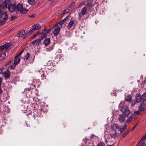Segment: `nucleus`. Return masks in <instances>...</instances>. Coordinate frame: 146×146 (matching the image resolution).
Masks as SVG:
<instances>
[{
    "mask_svg": "<svg viewBox=\"0 0 146 146\" xmlns=\"http://www.w3.org/2000/svg\"><path fill=\"white\" fill-rule=\"evenodd\" d=\"M64 23V20H62L59 22L58 24L62 25Z\"/></svg>",
    "mask_w": 146,
    "mask_h": 146,
    "instance_id": "f704fd0d",
    "label": "nucleus"
},
{
    "mask_svg": "<svg viewBox=\"0 0 146 146\" xmlns=\"http://www.w3.org/2000/svg\"><path fill=\"white\" fill-rule=\"evenodd\" d=\"M32 62V61H31V62H30L29 63H31Z\"/></svg>",
    "mask_w": 146,
    "mask_h": 146,
    "instance_id": "3c124183",
    "label": "nucleus"
},
{
    "mask_svg": "<svg viewBox=\"0 0 146 146\" xmlns=\"http://www.w3.org/2000/svg\"><path fill=\"white\" fill-rule=\"evenodd\" d=\"M44 30V31H45V32L46 34L48 33L50 31V30L49 29H48L47 30L45 29Z\"/></svg>",
    "mask_w": 146,
    "mask_h": 146,
    "instance_id": "4c0bfd02",
    "label": "nucleus"
},
{
    "mask_svg": "<svg viewBox=\"0 0 146 146\" xmlns=\"http://www.w3.org/2000/svg\"><path fill=\"white\" fill-rule=\"evenodd\" d=\"M67 18H68V17H65V18H64V19H63V20H64V21L65 22V21H66L67 19Z\"/></svg>",
    "mask_w": 146,
    "mask_h": 146,
    "instance_id": "de8ad7c7",
    "label": "nucleus"
},
{
    "mask_svg": "<svg viewBox=\"0 0 146 146\" xmlns=\"http://www.w3.org/2000/svg\"><path fill=\"white\" fill-rule=\"evenodd\" d=\"M61 52V50L59 49H58V51L57 52H58V54H60V53Z\"/></svg>",
    "mask_w": 146,
    "mask_h": 146,
    "instance_id": "37998d69",
    "label": "nucleus"
},
{
    "mask_svg": "<svg viewBox=\"0 0 146 146\" xmlns=\"http://www.w3.org/2000/svg\"><path fill=\"white\" fill-rule=\"evenodd\" d=\"M50 42V39L49 38L45 39L43 42V44L45 46H47L49 44Z\"/></svg>",
    "mask_w": 146,
    "mask_h": 146,
    "instance_id": "4468645a",
    "label": "nucleus"
},
{
    "mask_svg": "<svg viewBox=\"0 0 146 146\" xmlns=\"http://www.w3.org/2000/svg\"><path fill=\"white\" fill-rule=\"evenodd\" d=\"M32 28L30 29L27 33L28 35H30L34 31L37 30L40 28V26L38 24H34L32 26Z\"/></svg>",
    "mask_w": 146,
    "mask_h": 146,
    "instance_id": "20e7f679",
    "label": "nucleus"
},
{
    "mask_svg": "<svg viewBox=\"0 0 146 146\" xmlns=\"http://www.w3.org/2000/svg\"><path fill=\"white\" fill-rule=\"evenodd\" d=\"M75 5V2H72L68 7L67 9L65 10V12L67 13L69 11L70 9H72L74 7Z\"/></svg>",
    "mask_w": 146,
    "mask_h": 146,
    "instance_id": "1a4fd4ad",
    "label": "nucleus"
},
{
    "mask_svg": "<svg viewBox=\"0 0 146 146\" xmlns=\"http://www.w3.org/2000/svg\"><path fill=\"white\" fill-rule=\"evenodd\" d=\"M111 137L113 138H115L117 136V134L116 132H115L114 133L111 134Z\"/></svg>",
    "mask_w": 146,
    "mask_h": 146,
    "instance_id": "2f4dec72",
    "label": "nucleus"
},
{
    "mask_svg": "<svg viewBox=\"0 0 146 146\" xmlns=\"http://www.w3.org/2000/svg\"><path fill=\"white\" fill-rule=\"evenodd\" d=\"M97 146H105V144L104 142H101L98 144Z\"/></svg>",
    "mask_w": 146,
    "mask_h": 146,
    "instance_id": "473e14b6",
    "label": "nucleus"
},
{
    "mask_svg": "<svg viewBox=\"0 0 146 146\" xmlns=\"http://www.w3.org/2000/svg\"><path fill=\"white\" fill-rule=\"evenodd\" d=\"M82 3H81L80 4V5H82Z\"/></svg>",
    "mask_w": 146,
    "mask_h": 146,
    "instance_id": "603ef678",
    "label": "nucleus"
},
{
    "mask_svg": "<svg viewBox=\"0 0 146 146\" xmlns=\"http://www.w3.org/2000/svg\"><path fill=\"white\" fill-rule=\"evenodd\" d=\"M15 17H14L13 16H11V20H13V19H15Z\"/></svg>",
    "mask_w": 146,
    "mask_h": 146,
    "instance_id": "79ce46f5",
    "label": "nucleus"
},
{
    "mask_svg": "<svg viewBox=\"0 0 146 146\" xmlns=\"http://www.w3.org/2000/svg\"><path fill=\"white\" fill-rule=\"evenodd\" d=\"M58 24H56L55 25V27L54 28V31L53 32V34L54 36L57 35L60 31V27L56 26L58 25Z\"/></svg>",
    "mask_w": 146,
    "mask_h": 146,
    "instance_id": "39448f33",
    "label": "nucleus"
},
{
    "mask_svg": "<svg viewBox=\"0 0 146 146\" xmlns=\"http://www.w3.org/2000/svg\"><path fill=\"white\" fill-rule=\"evenodd\" d=\"M38 71L40 73V74H41V77L43 79H46V76L43 73V71L41 69H40L38 70Z\"/></svg>",
    "mask_w": 146,
    "mask_h": 146,
    "instance_id": "ddd939ff",
    "label": "nucleus"
},
{
    "mask_svg": "<svg viewBox=\"0 0 146 146\" xmlns=\"http://www.w3.org/2000/svg\"><path fill=\"white\" fill-rule=\"evenodd\" d=\"M54 47V44H53L51 45L50 46L49 48H46V49L48 51H50L52 50Z\"/></svg>",
    "mask_w": 146,
    "mask_h": 146,
    "instance_id": "c85d7f7f",
    "label": "nucleus"
},
{
    "mask_svg": "<svg viewBox=\"0 0 146 146\" xmlns=\"http://www.w3.org/2000/svg\"><path fill=\"white\" fill-rule=\"evenodd\" d=\"M28 1L29 4L32 5L35 3V0H28Z\"/></svg>",
    "mask_w": 146,
    "mask_h": 146,
    "instance_id": "cd10ccee",
    "label": "nucleus"
},
{
    "mask_svg": "<svg viewBox=\"0 0 146 146\" xmlns=\"http://www.w3.org/2000/svg\"><path fill=\"white\" fill-rule=\"evenodd\" d=\"M140 112V111L139 110L135 111L134 112V113L135 115H138Z\"/></svg>",
    "mask_w": 146,
    "mask_h": 146,
    "instance_id": "7c9ffc66",
    "label": "nucleus"
},
{
    "mask_svg": "<svg viewBox=\"0 0 146 146\" xmlns=\"http://www.w3.org/2000/svg\"><path fill=\"white\" fill-rule=\"evenodd\" d=\"M3 80V78L0 77V86H1Z\"/></svg>",
    "mask_w": 146,
    "mask_h": 146,
    "instance_id": "a19ab883",
    "label": "nucleus"
},
{
    "mask_svg": "<svg viewBox=\"0 0 146 146\" xmlns=\"http://www.w3.org/2000/svg\"><path fill=\"white\" fill-rule=\"evenodd\" d=\"M144 110V107H143V106L142 104L139 106V110L140 112H141L142 111H143Z\"/></svg>",
    "mask_w": 146,
    "mask_h": 146,
    "instance_id": "393cba45",
    "label": "nucleus"
},
{
    "mask_svg": "<svg viewBox=\"0 0 146 146\" xmlns=\"http://www.w3.org/2000/svg\"><path fill=\"white\" fill-rule=\"evenodd\" d=\"M6 56L5 52H4L0 56V61L4 59Z\"/></svg>",
    "mask_w": 146,
    "mask_h": 146,
    "instance_id": "5701e85b",
    "label": "nucleus"
},
{
    "mask_svg": "<svg viewBox=\"0 0 146 146\" xmlns=\"http://www.w3.org/2000/svg\"><path fill=\"white\" fill-rule=\"evenodd\" d=\"M145 143V141H142L139 146H143Z\"/></svg>",
    "mask_w": 146,
    "mask_h": 146,
    "instance_id": "c9c22d12",
    "label": "nucleus"
},
{
    "mask_svg": "<svg viewBox=\"0 0 146 146\" xmlns=\"http://www.w3.org/2000/svg\"><path fill=\"white\" fill-rule=\"evenodd\" d=\"M36 35H34V38H35V37H36Z\"/></svg>",
    "mask_w": 146,
    "mask_h": 146,
    "instance_id": "8fccbe9b",
    "label": "nucleus"
},
{
    "mask_svg": "<svg viewBox=\"0 0 146 146\" xmlns=\"http://www.w3.org/2000/svg\"><path fill=\"white\" fill-rule=\"evenodd\" d=\"M2 5H0V25L4 24L7 21L8 18L7 12Z\"/></svg>",
    "mask_w": 146,
    "mask_h": 146,
    "instance_id": "f257e3e1",
    "label": "nucleus"
},
{
    "mask_svg": "<svg viewBox=\"0 0 146 146\" xmlns=\"http://www.w3.org/2000/svg\"><path fill=\"white\" fill-rule=\"evenodd\" d=\"M137 125V124H136V125H135L134 127L133 128V129H132L131 131H133L134 129L136 127Z\"/></svg>",
    "mask_w": 146,
    "mask_h": 146,
    "instance_id": "a18cd8bd",
    "label": "nucleus"
},
{
    "mask_svg": "<svg viewBox=\"0 0 146 146\" xmlns=\"http://www.w3.org/2000/svg\"><path fill=\"white\" fill-rule=\"evenodd\" d=\"M131 97L130 96H128L125 99V100L126 101L129 102H131Z\"/></svg>",
    "mask_w": 146,
    "mask_h": 146,
    "instance_id": "a878e982",
    "label": "nucleus"
},
{
    "mask_svg": "<svg viewBox=\"0 0 146 146\" xmlns=\"http://www.w3.org/2000/svg\"><path fill=\"white\" fill-rule=\"evenodd\" d=\"M24 51V50H22L17 56H18L19 57L20 56V55L23 53Z\"/></svg>",
    "mask_w": 146,
    "mask_h": 146,
    "instance_id": "58836bf2",
    "label": "nucleus"
},
{
    "mask_svg": "<svg viewBox=\"0 0 146 146\" xmlns=\"http://www.w3.org/2000/svg\"><path fill=\"white\" fill-rule=\"evenodd\" d=\"M31 17H33V16H32H32H31Z\"/></svg>",
    "mask_w": 146,
    "mask_h": 146,
    "instance_id": "864d4df0",
    "label": "nucleus"
},
{
    "mask_svg": "<svg viewBox=\"0 0 146 146\" xmlns=\"http://www.w3.org/2000/svg\"><path fill=\"white\" fill-rule=\"evenodd\" d=\"M122 111L125 113V116L128 115L130 113V111L128 109H126L124 110H122Z\"/></svg>",
    "mask_w": 146,
    "mask_h": 146,
    "instance_id": "2eb2a0df",
    "label": "nucleus"
},
{
    "mask_svg": "<svg viewBox=\"0 0 146 146\" xmlns=\"http://www.w3.org/2000/svg\"><path fill=\"white\" fill-rule=\"evenodd\" d=\"M141 96V99L142 101L144 102L146 101V92L143 93Z\"/></svg>",
    "mask_w": 146,
    "mask_h": 146,
    "instance_id": "6ab92c4d",
    "label": "nucleus"
},
{
    "mask_svg": "<svg viewBox=\"0 0 146 146\" xmlns=\"http://www.w3.org/2000/svg\"><path fill=\"white\" fill-rule=\"evenodd\" d=\"M3 68H0V74L3 71Z\"/></svg>",
    "mask_w": 146,
    "mask_h": 146,
    "instance_id": "c03bdc74",
    "label": "nucleus"
},
{
    "mask_svg": "<svg viewBox=\"0 0 146 146\" xmlns=\"http://www.w3.org/2000/svg\"><path fill=\"white\" fill-rule=\"evenodd\" d=\"M146 139V136L144 135L143 136V137H142V139H141V141L142 140V141H145V140Z\"/></svg>",
    "mask_w": 146,
    "mask_h": 146,
    "instance_id": "ea45409f",
    "label": "nucleus"
},
{
    "mask_svg": "<svg viewBox=\"0 0 146 146\" xmlns=\"http://www.w3.org/2000/svg\"><path fill=\"white\" fill-rule=\"evenodd\" d=\"M127 127V125H124L122 128H120V133H123L124 131L126 129Z\"/></svg>",
    "mask_w": 146,
    "mask_h": 146,
    "instance_id": "412c9836",
    "label": "nucleus"
},
{
    "mask_svg": "<svg viewBox=\"0 0 146 146\" xmlns=\"http://www.w3.org/2000/svg\"><path fill=\"white\" fill-rule=\"evenodd\" d=\"M141 96L139 94H137L135 96L136 100L137 103H139L141 102H142L141 99Z\"/></svg>",
    "mask_w": 146,
    "mask_h": 146,
    "instance_id": "9b49d317",
    "label": "nucleus"
},
{
    "mask_svg": "<svg viewBox=\"0 0 146 146\" xmlns=\"http://www.w3.org/2000/svg\"><path fill=\"white\" fill-rule=\"evenodd\" d=\"M48 0V1H51V0Z\"/></svg>",
    "mask_w": 146,
    "mask_h": 146,
    "instance_id": "5fc2aeb1",
    "label": "nucleus"
},
{
    "mask_svg": "<svg viewBox=\"0 0 146 146\" xmlns=\"http://www.w3.org/2000/svg\"><path fill=\"white\" fill-rule=\"evenodd\" d=\"M133 116L131 115L127 120V121L128 123H130L131 121Z\"/></svg>",
    "mask_w": 146,
    "mask_h": 146,
    "instance_id": "bb28decb",
    "label": "nucleus"
},
{
    "mask_svg": "<svg viewBox=\"0 0 146 146\" xmlns=\"http://www.w3.org/2000/svg\"><path fill=\"white\" fill-rule=\"evenodd\" d=\"M11 43H8L5 44L0 46V49L2 50L3 49H7L11 47L12 46Z\"/></svg>",
    "mask_w": 146,
    "mask_h": 146,
    "instance_id": "423d86ee",
    "label": "nucleus"
},
{
    "mask_svg": "<svg viewBox=\"0 0 146 146\" xmlns=\"http://www.w3.org/2000/svg\"><path fill=\"white\" fill-rule=\"evenodd\" d=\"M2 74L5 79L9 78L10 75V74L9 70H8L6 71H4L2 73Z\"/></svg>",
    "mask_w": 146,
    "mask_h": 146,
    "instance_id": "0eeeda50",
    "label": "nucleus"
},
{
    "mask_svg": "<svg viewBox=\"0 0 146 146\" xmlns=\"http://www.w3.org/2000/svg\"><path fill=\"white\" fill-rule=\"evenodd\" d=\"M56 56L55 57V59H60L62 56L60 54H58V52H56Z\"/></svg>",
    "mask_w": 146,
    "mask_h": 146,
    "instance_id": "b1692460",
    "label": "nucleus"
},
{
    "mask_svg": "<svg viewBox=\"0 0 146 146\" xmlns=\"http://www.w3.org/2000/svg\"><path fill=\"white\" fill-rule=\"evenodd\" d=\"M16 11L19 12L22 14L26 13L28 10L24 8L22 3H18L15 5Z\"/></svg>",
    "mask_w": 146,
    "mask_h": 146,
    "instance_id": "f03ea898",
    "label": "nucleus"
},
{
    "mask_svg": "<svg viewBox=\"0 0 146 146\" xmlns=\"http://www.w3.org/2000/svg\"><path fill=\"white\" fill-rule=\"evenodd\" d=\"M46 33H45V31H44V30H43L42 33H41L40 35L42 36L41 38V39L42 40L43 39V38H45L46 36Z\"/></svg>",
    "mask_w": 146,
    "mask_h": 146,
    "instance_id": "4be33fe9",
    "label": "nucleus"
},
{
    "mask_svg": "<svg viewBox=\"0 0 146 146\" xmlns=\"http://www.w3.org/2000/svg\"><path fill=\"white\" fill-rule=\"evenodd\" d=\"M25 34V32L24 30H22L19 32L17 35L18 36L22 37Z\"/></svg>",
    "mask_w": 146,
    "mask_h": 146,
    "instance_id": "a211bd4d",
    "label": "nucleus"
},
{
    "mask_svg": "<svg viewBox=\"0 0 146 146\" xmlns=\"http://www.w3.org/2000/svg\"><path fill=\"white\" fill-rule=\"evenodd\" d=\"M74 20L72 19L71 20L68 24V27L70 28H71L74 24Z\"/></svg>",
    "mask_w": 146,
    "mask_h": 146,
    "instance_id": "aec40b11",
    "label": "nucleus"
},
{
    "mask_svg": "<svg viewBox=\"0 0 146 146\" xmlns=\"http://www.w3.org/2000/svg\"><path fill=\"white\" fill-rule=\"evenodd\" d=\"M137 103V101L136 100H133L131 102V106H134L135 104H136Z\"/></svg>",
    "mask_w": 146,
    "mask_h": 146,
    "instance_id": "c756f323",
    "label": "nucleus"
},
{
    "mask_svg": "<svg viewBox=\"0 0 146 146\" xmlns=\"http://www.w3.org/2000/svg\"><path fill=\"white\" fill-rule=\"evenodd\" d=\"M87 13V9L86 7H84L81 10V13L82 15H84Z\"/></svg>",
    "mask_w": 146,
    "mask_h": 146,
    "instance_id": "f3484780",
    "label": "nucleus"
},
{
    "mask_svg": "<svg viewBox=\"0 0 146 146\" xmlns=\"http://www.w3.org/2000/svg\"><path fill=\"white\" fill-rule=\"evenodd\" d=\"M5 3L6 7L8 8L9 11L11 12L16 11L15 5L11 4L9 1L8 3L5 2Z\"/></svg>",
    "mask_w": 146,
    "mask_h": 146,
    "instance_id": "7ed1b4c3",
    "label": "nucleus"
},
{
    "mask_svg": "<svg viewBox=\"0 0 146 146\" xmlns=\"http://www.w3.org/2000/svg\"><path fill=\"white\" fill-rule=\"evenodd\" d=\"M92 2L91 1H89L87 3L88 6L91 7L92 6Z\"/></svg>",
    "mask_w": 146,
    "mask_h": 146,
    "instance_id": "72a5a7b5",
    "label": "nucleus"
},
{
    "mask_svg": "<svg viewBox=\"0 0 146 146\" xmlns=\"http://www.w3.org/2000/svg\"><path fill=\"white\" fill-rule=\"evenodd\" d=\"M20 61V57L18 56H16L15 57V60H14V64L15 65H15L19 63Z\"/></svg>",
    "mask_w": 146,
    "mask_h": 146,
    "instance_id": "9d476101",
    "label": "nucleus"
},
{
    "mask_svg": "<svg viewBox=\"0 0 146 146\" xmlns=\"http://www.w3.org/2000/svg\"><path fill=\"white\" fill-rule=\"evenodd\" d=\"M78 16L79 17V18L80 19L81 17V15L80 13H78Z\"/></svg>",
    "mask_w": 146,
    "mask_h": 146,
    "instance_id": "49530a36",
    "label": "nucleus"
},
{
    "mask_svg": "<svg viewBox=\"0 0 146 146\" xmlns=\"http://www.w3.org/2000/svg\"><path fill=\"white\" fill-rule=\"evenodd\" d=\"M41 39H36L33 41L32 43L35 46H38L40 43Z\"/></svg>",
    "mask_w": 146,
    "mask_h": 146,
    "instance_id": "f8f14e48",
    "label": "nucleus"
},
{
    "mask_svg": "<svg viewBox=\"0 0 146 146\" xmlns=\"http://www.w3.org/2000/svg\"><path fill=\"white\" fill-rule=\"evenodd\" d=\"M115 127H116V129H118V128H119V127H118V126H117V125H115Z\"/></svg>",
    "mask_w": 146,
    "mask_h": 146,
    "instance_id": "09e8293b",
    "label": "nucleus"
},
{
    "mask_svg": "<svg viewBox=\"0 0 146 146\" xmlns=\"http://www.w3.org/2000/svg\"><path fill=\"white\" fill-rule=\"evenodd\" d=\"M125 115L123 114L120 115L118 118L119 121L120 122L123 123L125 121Z\"/></svg>",
    "mask_w": 146,
    "mask_h": 146,
    "instance_id": "6e6552de",
    "label": "nucleus"
},
{
    "mask_svg": "<svg viewBox=\"0 0 146 146\" xmlns=\"http://www.w3.org/2000/svg\"><path fill=\"white\" fill-rule=\"evenodd\" d=\"M24 57L23 58L24 60H27L30 56V54L28 52H27L26 53H24Z\"/></svg>",
    "mask_w": 146,
    "mask_h": 146,
    "instance_id": "dca6fc26",
    "label": "nucleus"
},
{
    "mask_svg": "<svg viewBox=\"0 0 146 146\" xmlns=\"http://www.w3.org/2000/svg\"><path fill=\"white\" fill-rule=\"evenodd\" d=\"M129 133V131H126L125 132V133L123 134V137H125Z\"/></svg>",
    "mask_w": 146,
    "mask_h": 146,
    "instance_id": "e433bc0d",
    "label": "nucleus"
}]
</instances>
